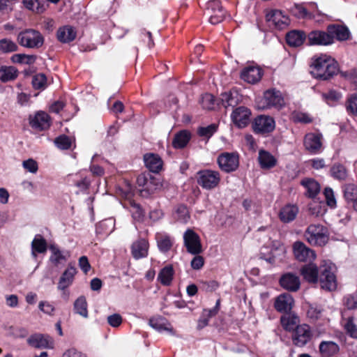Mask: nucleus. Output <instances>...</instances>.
<instances>
[{
	"label": "nucleus",
	"instance_id": "obj_1",
	"mask_svg": "<svg viewBox=\"0 0 357 357\" xmlns=\"http://www.w3.org/2000/svg\"><path fill=\"white\" fill-rule=\"evenodd\" d=\"M334 266L331 262H325L320 267V274L317 266L313 264H308L303 266L301 273L303 278L310 283H317L318 281L322 289L332 291L336 289L337 281L334 274Z\"/></svg>",
	"mask_w": 357,
	"mask_h": 357
},
{
	"label": "nucleus",
	"instance_id": "obj_2",
	"mask_svg": "<svg viewBox=\"0 0 357 357\" xmlns=\"http://www.w3.org/2000/svg\"><path fill=\"white\" fill-rule=\"evenodd\" d=\"M312 75L319 79L327 80L339 71L337 62L330 55L316 54L312 58L310 65Z\"/></svg>",
	"mask_w": 357,
	"mask_h": 357
},
{
	"label": "nucleus",
	"instance_id": "obj_3",
	"mask_svg": "<svg viewBox=\"0 0 357 357\" xmlns=\"http://www.w3.org/2000/svg\"><path fill=\"white\" fill-rule=\"evenodd\" d=\"M255 103L257 109L262 110L272 108L279 110L285 104L282 93L275 89L264 91L263 96L256 98Z\"/></svg>",
	"mask_w": 357,
	"mask_h": 357
},
{
	"label": "nucleus",
	"instance_id": "obj_4",
	"mask_svg": "<svg viewBox=\"0 0 357 357\" xmlns=\"http://www.w3.org/2000/svg\"><path fill=\"white\" fill-rule=\"evenodd\" d=\"M305 237L310 245L322 246L328 242V229L320 224H312L307 228Z\"/></svg>",
	"mask_w": 357,
	"mask_h": 357
},
{
	"label": "nucleus",
	"instance_id": "obj_5",
	"mask_svg": "<svg viewBox=\"0 0 357 357\" xmlns=\"http://www.w3.org/2000/svg\"><path fill=\"white\" fill-rule=\"evenodd\" d=\"M197 184L203 189L211 190L218 187L221 177L219 172L212 169H202L196 174Z\"/></svg>",
	"mask_w": 357,
	"mask_h": 357
},
{
	"label": "nucleus",
	"instance_id": "obj_6",
	"mask_svg": "<svg viewBox=\"0 0 357 357\" xmlns=\"http://www.w3.org/2000/svg\"><path fill=\"white\" fill-rule=\"evenodd\" d=\"M17 41L22 47L38 49L43 45L44 38L39 31L30 29L21 31L17 36Z\"/></svg>",
	"mask_w": 357,
	"mask_h": 357
},
{
	"label": "nucleus",
	"instance_id": "obj_7",
	"mask_svg": "<svg viewBox=\"0 0 357 357\" xmlns=\"http://www.w3.org/2000/svg\"><path fill=\"white\" fill-rule=\"evenodd\" d=\"M285 249L278 241L271 242V247L264 246L260 251V258L264 259L271 264H275L278 261H281L284 255Z\"/></svg>",
	"mask_w": 357,
	"mask_h": 357
},
{
	"label": "nucleus",
	"instance_id": "obj_8",
	"mask_svg": "<svg viewBox=\"0 0 357 357\" xmlns=\"http://www.w3.org/2000/svg\"><path fill=\"white\" fill-rule=\"evenodd\" d=\"M313 337V331L310 325L301 324L291 332V341L296 347H304Z\"/></svg>",
	"mask_w": 357,
	"mask_h": 357
},
{
	"label": "nucleus",
	"instance_id": "obj_9",
	"mask_svg": "<svg viewBox=\"0 0 357 357\" xmlns=\"http://www.w3.org/2000/svg\"><path fill=\"white\" fill-rule=\"evenodd\" d=\"M183 244L188 253L197 255L202 252L199 236L192 229H188L183 234Z\"/></svg>",
	"mask_w": 357,
	"mask_h": 357
},
{
	"label": "nucleus",
	"instance_id": "obj_10",
	"mask_svg": "<svg viewBox=\"0 0 357 357\" xmlns=\"http://www.w3.org/2000/svg\"><path fill=\"white\" fill-rule=\"evenodd\" d=\"M27 344L33 348L53 349L55 342L54 339L47 334L33 333L27 338Z\"/></svg>",
	"mask_w": 357,
	"mask_h": 357
},
{
	"label": "nucleus",
	"instance_id": "obj_11",
	"mask_svg": "<svg viewBox=\"0 0 357 357\" xmlns=\"http://www.w3.org/2000/svg\"><path fill=\"white\" fill-rule=\"evenodd\" d=\"M217 162L221 170L227 173L232 172L238 167V155L236 153L225 152L218 156Z\"/></svg>",
	"mask_w": 357,
	"mask_h": 357
},
{
	"label": "nucleus",
	"instance_id": "obj_12",
	"mask_svg": "<svg viewBox=\"0 0 357 357\" xmlns=\"http://www.w3.org/2000/svg\"><path fill=\"white\" fill-rule=\"evenodd\" d=\"M251 110L245 106L236 107L231 114V119L234 126L238 128H245L251 119Z\"/></svg>",
	"mask_w": 357,
	"mask_h": 357
},
{
	"label": "nucleus",
	"instance_id": "obj_13",
	"mask_svg": "<svg viewBox=\"0 0 357 357\" xmlns=\"http://www.w3.org/2000/svg\"><path fill=\"white\" fill-rule=\"evenodd\" d=\"M266 17L270 26L279 30L287 28L289 23L288 16L279 10H271L266 14Z\"/></svg>",
	"mask_w": 357,
	"mask_h": 357
},
{
	"label": "nucleus",
	"instance_id": "obj_14",
	"mask_svg": "<svg viewBox=\"0 0 357 357\" xmlns=\"http://www.w3.org/2000/svg\"><path fill=\"white\" fill-rule=\"evenodd\" d=\"M323 135L320 132H309L305 135L303 144L307 151L312 154L319 153L322 147Z\"/></svg>",
	"mask_w": 357,
	"mask_h": 357
},
{
	"label": "nucleus",
	"instance_id": "obj_15",
	"mask_svg": "<svg viewBox=\"0 0 357 357\" xmlns=\"http://www.w3.org/2000/svg\"><path fill=\"white\" fill-rule=\"evenodd\" d=\"M275 128V122L273 117L266 115L257 116L254 121L253 128L257 133H268Z\"/></svg>",
	"mask_w": 357,
	"mask_h": 357
},
{
	"label": "nucleus",
	"instance_id": "obj_16",
	"mask_svg": "<svg viewBox=\"0 0 357 357\" xmlns=\"http://www.w3.org/2000/svg\"><path fill=\"white\" fill-rule=\"evenodd\" d=\"M263 70L253 63L245 66L241 71V77L245 82L250 84L258 82L262 77Z\"/></svg>",
	"mask_w": 357,
	"mask_h": 357
},
{
	"label": "nucleus",
	"instance_id": "obj_17",
	"mask_svg": "<svg viewBox=\"0 0 357 357\" xmlns=\"http://www.w3.org/2000/svg\"><path fill=\"white\" fill-rule=\"evenodd\" d=\"M307 41L310 45H329L332 44V38L326 31L314 30L307 35Z\"/></svg>",
	"mask_w": 357,
	"mask_h": 357
},
{
	"label": "nucleus",
	"instance_id": "obj_18",
	"mask_svg": "<svg viewBox=\"0 0 357 357\" xmlns=\"http://www.w3.org/2000/svg\"><path fill=\"white\" fill-rule=\"evenodd\" d=\"M293 251L295 258L300 261H311L316 257L314 252L301 241L294 243Z\"/></svg>",
	"mask_w": 357,
	"mask_h": 357
},
{
	"label": "nucleus",
	"instance_id": "obj_19",
	"mask_svg": "<svg viewBox=\"0 0 357 357\" xmlns=\"http://www.w3.org/2000/svg\"><path fill=\"white\" fill-rule=\"evenodd\" d=\"M29 125L37 130H43L50 126V117L45 112L39 111L33 116H29Z\"/></svg>",
	"mask_w": 357,
	"mask_h": 357
},
{
	"label": "nucleus",
	"instance_id": "obj_20",
	"mask_svg": "<svg viewBox=\"0 0 357 357\" xmlns=\"http://www.w3.org/2000/svg\"><path fill=\"white\" fill-rule=\"evenodd\" d=\"M77 272V269L74 266L68 264L67 268L61 274L58 282L57 289L63 291V294H66V290L73 283Z\"/></svg>",
	"mask_w": 357,
	"mask_h": 357
},
{
	"label": "nucleus",
	"instance_id": "obj_21",
	"mask_svg": "<svg viewBox=\"0 0 357 357\" xmlns=\"http://www.w3.org/2000/svg\"><path fill=\"white\" fill-rule=\"evenodd\" d=\"M208 11H211L209 22L212 24L221 22L225 17L226 11L222 8L219 1H211L208 3Z\"/></svg>",
	"mask_w": 357,
	"mask_h": 357
},
{
	"label": "nucleus",
	"instance_id": "obj_22",
	"mask_svg": "<svg viewBox=\"0 0 357 357\" xmlns=\"http://www.w3.org/2000/svg\"><path fill=\"white\" fill-rule=\"evenodd\" d=\"M158 250L162 253L168 252L173 247L174 238L165 231L157 232L155 235Z\"/></svg>",
	"mask_w": 357,
	"mask_h": 357
},
{
	"label": "nucleus",
	"instance_id": "obj_23",
	"mask_svg": "<svg viewBox=\"0 0 357 357\" xmlns=\"http://www.w3.org/2000/svg\"><path fill=\"white\" fill-rule=\"evenodd\" d=\"M294 303L292 296L288 293H284L279 295L275 298L274 307L278 312H287L292 309Z\"/></svg>",
	"mask_w": 357,
	"mask_h": 357
},
{
	"label": "nucleus",
	"instance_id": "obj_24",
	"mask_svg": "<svg viewBox=\"0 0 357 357\" xmlns=\"http://www.w3.org/2000/svg\"><path fill=\"white\" fill-rule=\"evenodd\" d=\"M149 325L158 332L166 331L172 335H176V331L172 324L162 317H153L149 319Z\"/></svg>",
	"mask_w": 357,
	"mask_h": 357
},
{
	"label": "nucleus",
	"instance_id": "obj_25",
	"mask_svg": "<svg viewBox=\"0 0 357 357\" xmlns=\"http://www.w3.org/2000/svg\"><path fill=\"white\" fill-rule=\"evenodd\" d=\"M149 242L145 238L135 241L131 246V252L135 259L145 258L149 253Z\"/></svg>",
	"mask_w": 357,
	"mask_h": 357
},
{
	"label": "nucleus",
	"instance_id": "obj_26",
	"mask_svg": "<svg viewBox=\"0 0 357 357\" xmlns=\"http://www.w3.org/2000/svg\"><path fill=\"white\" fill-rule=\"evenodd\" d=\"M328 31L330 36L332 38V44L335 40H346L349 38V29L342 25L331 24L328 26Z\"/></svg>",
	"mask_w": 357,
	"mask_h": 357
},
{
	"label": "nucleus",
	"instance_id": "obj_27",
	"mask_svg": "<svg viewBox=\"0 0 357 357\" xmlns=\"http://www.w3.org/2000/svg\"><path fill=\"white\" fill-rule=\"evenodd\" d=\"M145 166L151 172L158 173L162 168L163 162L161 158L155 153H146L144 155Z\"/></svg>",
	"mask_w": 357,
	"mask_h": 357
},
{
	"label": "nucleus",
	"instance_id": "obj_28",
	"mask_svg": "<svg viewBox=\"0 0 357 357\" xmlns=\"http://www.w3.org/2000/svg\"><path fill=\"white\" fill-rule=\"evenodd\" d=\"M280 284L282 287L290 291H297L301 284L298 277L292 273L283 275L280 280Z\"/></svg>",
	"mask_w": 357,
	"mask_h": 357
},
{
	"label": "nucleus",
	"instance_id": "obj_29",
	"mask_svg": "<svg viewBox=\"0 0 357 357\" xmlns=\"http://www.w3.org/2000/svg\"><path fill=\"white\" fill-rule=\"evenodd\" d=\"M321 357H333L340 351V346L333 341H322L319 345Z\"/></svg>",
	"mask_w": 357,
	"mask_h": 357
},
{
	"label": "nucleus",
	"instance_id": "obj_30",
	"mask_svg": "<svg viewBox=\"0 0 357 357\" xmlns=\"http://www.w3.org/2000/svg\"><path fill=\"white\" fill-rule=\"evenodd\" d=\"M76 36L75 29L69 25L60 27L56 32L57 39L63 43H68L74 40Z\"/></svg>",
	"mask_w": 357,
	"mask_h": 357
},
{
	"label": "nucleus",
	"instance_id": "obj_31",
	"mask_svg": "<svg viewBox=\"0 0 357 357\" xmlns=\"http://www.w3.org/2000/svg\"><path fill=\"white\" fill-rule=\"evenodd\" d=\"M298 213V208L294 204H287L280 211L279 217L282 222L288 223L293 221Z\"/></svg>",
	"mask_w": 357,
	"mask_h": 357
},
{
	"label": "nucleus",
	"instance_id": "obj_32",
	"mask_svg": "<svg viewBox=\"0 0 357 357\" xmlns=\"http://www.w3.org/2000/svg\"><path fill=\"white\" fill-rule=\"evenodd\" d=\"M258 161L260 167L264 169L274 167L277 164V159L268 151L259 150Z\"/></svg>",
	"mask_w": 357,
	"mask_h": 357
},
{
	"label": "nucleus",
	"instance_id": "obj_33",
	"mask_svg": "<svg viewBox=\"0 0 357 357\" xmlns=\"http://www.w3.org/2000/svg\"><path fill=\"white\" fill-rule=\"evenodd\" d=\"M51 252L50 260L54 265L58 266L61 264L66 262L68 257L70 256L68 252L61 251L56 245H51L49 247Z\"/></svg>",
	"mask_w": 357,
	"mask_h": 357
},
{
	"label": "nucleus",
	"instance_id": "obj_34",
	"mask_svg": "<svg viewBox=\"0 0 357 357\" xmlns=\"http://www.w3.org/2000/svg\"><path fill=\"white\" fill-rule=\"evenodd\" d=\"M299 317L295 314H285L280 317V324L284 331L292 332L299 324Z\"/></svg>",
	"mask_w": 357,
	"mask_h": 357
},
{
	"label": "nucleus",
	"instance_id": "obj_35",
	"mask_svg": "<svg viewBox=\"0 0 357 357\" xmlns=\"http://www.w3.org/2000/svg\"><path fill=\"white\" fill-rule=\"evenodd\" d=\"M47 248L45 239L40 234L35 236L31 242V255L34 259H36L37 254H44Z\"/></svg>",
	"mask_w": 357,
	"mask_h": 357
},
{
	"label": "nucleus",
	"instance_id": "obj_36",
	"mask_svg": "<svg viewBox=\"0 0 357 357\" xmlns=\"http://www.w3.org/2000/svg\"><path fill=\"white\" fill-rule=\"evenodd\" d=\"M305 39L306 35L302 31H291L286 36L287 43L291 47H298L301 45Z\"/></svg>",
	"mask_w": 357,
	"mask_h": 357
},
{
	"label": "nucleus",
	"instance_id": "obj_37",
	"mask_svg": "<svg viewBox=\"0 0 357 357\" xmlns=\"http://www.w3.org/2000/svg\"><path fill=\"white\" fill-rule=\"evenodd\" d=\"M174 275L172 265H167L163 267L158 275V280L164 286L171 284Z\"/></svg>",
	"mask_w": 357,
	"mask_h": 357
},
{
	"label": "nucleus",
	"instance_id": "obj_38",
	"mask_svg": "<svg viewBox=\"0 0 357 357\" xmlns=\"http://www.w3.org/2000/svg\"><path fill=\"white\" fill-rule=\"evenodd\" d=\"M18 76V70L13 66H2L0 67V80L8 82L15 79Z\"/></svg>",
	"mask_w": 357,
	"mask_h": 357
},
{
	"label": "nucleus",
	"instance_id": "obj_39",
	"mask_svg": "<svg viewBox=\"0 0 357 357\" xmlns=\"http://www.w3.org/2000/svg\"><path fill=\"white\" fill-rule=\"evenodd\" d=\"M190 132L188 130H181L174 136L172 144L176 149L185 147L190 139Z\"/></svg>",
	"mask_w": 357,
	"mask_h": 357
},
{
	"label": "nucleus",
	"instance_id": "obj_40",
	"mask_svg": "<svg viewBox=\"0 0 357 357\" xmlns=\"http://www.w3.org/2000/svg\"><path fill=\"white\" fill-rule=\"evenodd\" d=\"M220 99L222 105L225 108L235 107L238 103V97L236 92L228 91L222 93L220 95Z\"/></svg>",
	"mask_w": 357,
	"mask_h": 357
},
{
	"label": "nucleus",
	"instance_id": "obj_41",
	"mask_svg": "<svg viewBox=\"0 0 357 357\" xmlns=\"http://www.w3.org/2000/svg\"><path fill=\"white\" fill-rule=\"evenodd\" d=\"M301 185L305 188L306 194L309 197H314L320 191L319 183L312 178L303 179Z\"/></svg>",
	"mask_w": 357,
	"mask_h": 357
},
{
	"label": "nucleus",
	"instance_id": "obj_42",
	"mask_svg": "<svg viewBox=\"0 0 357 357\" xmlns=\"http://www.w3.org/2000/svg\"><path fill=\"white\" fill-rule=\"evenodd\" d=\"M344 197L349 204L357 200V186L354 183H347L343 186Z\"/></svg>",
	"mask_w": 357,
	"mask_h": 357
},
{
	"label": "nucleus",
	"instance_id": "obj_43",
	"mask_svg": "<svg viewBox=\"0 0 357 357\" xmlns=\"http://www.w3.org/2000/svg\"><path fill=\"white\" fill-rule=\"evenodd\" d=\"M87 307L86 298L83 296L77 298L74 303L75 312L84 318H87L89 316Z\"/></svg>",
	"mask_w": 357,
	"mask_h": 357
},
{
	"label": "nucleus",
	"instance_id": "obj_44",
	"mask_svg": "<svg viewBox=\"0 0 357 357\" xmlns=\"http://www.w3.org/2000/svg\"><path fill=\"white\" fill-rule=\"evenodd\" d=\"M71 178L75 185L81 190H87L91 184V181L82 172L71 176Z\"/></svg>",
	"mask_w": 357,
	"mask_h": 357
},
{
	"label": "nucleus",
	"instance_id": "obj_45",
	"mask_svg": "<svg viewBox=\"0 0 357 357\" xmlns=\"http://www.w3.org/2000/svg\"><path fill=\"white\" fill-rule=\"evenodd\" d=\"M23 3L25 8L38 13L45 10L44 0H23Z\"/></svg>",
	"mask_w": 357,
	"mask_h": 357
},
{
	"label": "nucleus",
	"instance_id": "obj_46",
	"mask_svg": "<svg viewBox=\"0 0 357 357\" xmlns=\"http://www.w3.org/2000/svg\"><path fill=\"white\" fill-rule=\"evenodd\" d=\"M322 98L329 105H333L342 98V94L335 90H330L321 94Z\"/></svg>",
	"mask_w": 357,
	"mask_h": 357
},
{
	"label": "nucleus",
	"instance_id": "obj_47",
	"mask_svg": "<svg viewBox=\"0 0 357 357\" xmlns=\"http://www.w3.org/2000/svg\"><path fill=\"white\" fill-rule=\"evenodd\" d=\"M145 187L144 189H141V192H145L146 193L150 195L153 193L156 190L160 188L161 184L158 178L153 176L151 174L149 176V178L147 181Z\"/></svg>",
	"mask_w": 357,
	"mask_h": 357
},
{
	"label": "nucleus",
	"instance_id": "obj_48",
	"mask_svg": "<svg viewBox=\"0 0 357 357\" xmlns=\"http://www.w3.org/2000/svg\"><path fill=\"white\" fill-rule=\"evenodd\" d=\"M323 308L321 306L310 305L307 310V317L312 321H315L322 317Z\"/></svg>",
	"mask_w": 357,
	"mask_h": 357
},
{
	"label": "nucleus",
	"instance_id": "obj_49",
	"mask_svg": "<svg viewBox=\"0 0 357 357\" xmlns=\"http://www.w3.org/2000/svg\"><path fill=\"white\" fill-rule=\"evenodd\" d=\"M331 176L337 180H344L347 176V169L342 165L335 164L331 169Z\"/></svg>",
	"mask_w": 357,
	"mask_h": 357
},
{
	"label": "nucleus",
	"instance_id": "obj_50",
	"mask_svg": "<svg viewBox=\"0 0 357 357\" xmlns=\"http://www.w3.org/2000/svg\"><path fill=\"white\" fill-rule=\"evenodd\" d=\"M190 218V216L188 209L185 206L180 205L176 208L175 211V218L177 221L182 223H186L188 222Z\"/></svg>",
	"mask_w": 357,
	"mask_h": 357
},
{
	"label": "nucleus",
	"instance_id": "obj_51",
	"mask_svg": "<svg viewBox=\"0 0 357 357\" xmlns=\"http://www.w3.org/2000/svg\"><path fill=\"white\" fill-rule=\"evenodd\" d=\"M73 139L66 135H60L54 140L56 146L62 150H67L72 147Z\"/></svg>",
	"mask_w": 357,
	"mask_h": 357
},
{
	"label": "nucleus",
	"instance_id": "obj_52",
	"mask_svg": "<svg viewBox=\"0 0 357 357\" xmlns=\"http://www.w3.org/2000/svg\"><path fill=\"white\" fill-rule=\"evenodd\" d=\"M11 60L13 63H24V64H32L36 61V56L33 55H26L24 54H14L11 57Z\"/></svg>",
	"mask_w": 357,
	"mask_h": 357
},
{
	"label": "nucleus",
	"instance_id": "obj_53",
	"mask_svg": "<svg viewBox=\"0 0 357 357\" xmlns=\"http://www.w3.org/2000/svg\"><path fill=\"white\" fill-rule=\"evenodd\" d=\"M17 44L9 39L0 40V50L4 53L13 52L17 50Z\"/></svg>",
	"mask_w": 357,
	"mask_h": 357
},
{
	"label": "nucleus",
	"instance_id": "obj_54",
	"mask_svg": "<svg viewBox=\"0 0 357 357\" xmlns=\"http://www.w3.org/2000/svg\"><path fill=\"white\" fill-rule=\"evenodd\" d=\"M215 98L210 93H206L202 96L200 104L204 109L211 110L215 108Z\"/></svg>",
	"mask_w": 357,
	"mask_h": 357
},
{
	"label": "nucleus",
	"instance_id": "obj_55",
	"mask_svg": "<svg viewBox=\"0 0 357 357\" xmlns=\"http://www.w3.org/2000/svg\"><path fill=\"white\" fill-rule=\"evenodd\" d=\"M32 85L35 89H44L47 85L46 76L43 73L36 75L33 77Z\"/></svg>",
	"mask_w": 357,
	"mask_h": 357
},
{
	"label": "nucleus",
	"instance_id": "obj_56",
	"mask_svg": "<svg viewBox=\"0 0 357 357\" xmlns=\"http://www.w3.org/2000/svg\"><path fill=\"white\" fill-rule=\"evenodd\" d=\"M218 130V126L212 123L206 127H200L197 132L199 136L210 138Z\"/></svg>",
	"mask_w": 357,
	"mask_h": 357
},
{
	"label": "nucleus",
	"instance_id": "obj_57",
	"mask_svg": "<svg viewBox=\"0 0 357 357\" xmlns=\"http://www.w3.org/2000/svg\"><path fill=\"white\" fill-rule=\"evenodd\" d=\"M292 119L296 123H310L312 121V118L309 114L301 112L293 113Z\"/></svg>",
	"mask_w": 357,
	"mask_h": 357
},
{
	"label": "nucleus",
	"instance_id": "obj_58",
	"mask_svg": "<svg viewBox=\"0 0 357 357\" xmlns=\"http://www.w3.org/2000/svg\"><path fill=\"white\" fill-rule=\"evenodd\" d=\"M9 334L15 338H24L28 335V330L24 327L10 326L9 328Z\"/></svg>",
	"mask_w": 357,
	"mask_h": 357
},
{
	"label": "nucleus",
	"instance_id": "obj_59",
	"mask_svg": "<svg viewBox=\"0 0 357 357\" xmlns=\"http://www.w3.org/2000/svg\"><path fill=\"white\" fill-rule=\"evenodd\" d=\"M347 333L353 338H357V327L354 323L352 317H349L344 324Z\"/></svg>",
	"mask_w": 357,
	"mask_h": 357
},
{
	"label": "nucleus",
	"instance_id": "obj_60",
	"mask_svg": "<svg viewBox=\"0 0 357 357\" xmlns=\"http://www.w3.org/2000/svg\"><path fill=\"white\" fill-rule=\"evenodd\" d=\"M347 109L352 114L357 115V94L350 96L347 100Z\"/></svg>",
	"mask_w": 357,
	"mask_h": 357
},
{
	"label": "nucleus",
	"instance_id": "obj_61",
	"mask_svg": "<svg viewBox=\"0 0 357 357\" xmlns=\"http://www.w3.org/2000/svg\"><path fill=\"white\" fill-rule=\"evenodd\" d=\"M22 166L26 170L33 174L36 173L38 169V163L31 158L23 161Z\"/></svg>",
	"mask_w": 357,
	"mask_h": 357
},
{
	"label": "nucleus",
	"instance_id": "obj_62",
	"mask_svg": "<svg viewBox=\"0 0 357 357\" xmlns=\"http://www.w3.org/2000/svg\"><path fill=\"white\" fill-rule=\"evenodd\" d=\"M38 307L42 312L49 315H53L55 310L54 305L47 301H40Z\"/></svg>",
	"mask_w": 357,
	"mask_h": 357
},
{
	"label": "nucleus",
	"instance_id": "obj_63",
	"mask_svg": "<svg viewBox=\"0 0 357 357\" xmlns=\"http://www.w3.org/2000/svg\"><path fill=\"white\" fill-rule=\"evenodd\" d=\"M327 204L331 207H335L336 205V200L334 197L333 191L330 188H326L324 192Z\"/></svg>",
	"mask_w": 357,
	"mask_h": 357
},
{
	"label": "nucleus",
	"instance_id": "obj_64",
	"mask_svg": "<svg viewBox=\"0 0 357 357\" xmlns=\"http://www.w3.org/2000/svg\"><path fill=\"white\" fill-rule=\"evenodd\" d=\"M131 213L135 220L140 222L143 220L144 212L138 204H134L132 206Z\"/></svg>",
	"mask_w": 357,
	"mask_h": 357
}]
</instances>
